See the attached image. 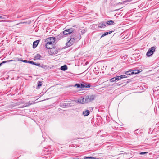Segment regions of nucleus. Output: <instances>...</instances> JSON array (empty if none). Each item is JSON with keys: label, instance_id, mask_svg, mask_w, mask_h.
<instances>
[{"label": "nucleus", "instance_id": "f257e3e1", "mask_svg": "<svg viewBox=\"0 0 159 159\" xmlns=\"http://www.w3.org/2000/svg\"><path fill=\"white\" fill-rule=\"evenodd\" d=\"M55 38L54 37H50L47 39L45 42H46V47L47 49H50L52 47L51 45L52 43H54Z\"/></svg>", "mask_w": 159, "mask_h": 159}, {"label": "nucleus", "instance_id": "f03ea898", "mask_svg": "<svg viewBox=\"0 0 159 159\" xmlns=\"http://www.w3.org/2000/svg\"><path fill=\"white\" fill-rule=\"evenodd\" d=\"M77 35H78L77 34L76 35H72L70 36V38L67 39L68 42L66 43V45L67 47H70L74 43L75 40L78 39L77 38Z\"/></svg>", "mask_w": 159, "mask_h": 159}, {"label": "nucleus", "instance_id": "7ed1b4c3", "mask_svg": "<svg viewBox=\"0 0 159 159\" xmlns=\"http://www.w3.org/2000/svg\"><path fill=\"white\" fill-rule=\"evenodd\" d=\"M75 30L74 28H70L69 29H66L64 30L63 32V34L64 35H68L71 34V35L77 34V33L75 31Z\"/></svg>", "mask_w": 159, "mask_h": 159}, {"label": "nucleus", "instance_id": "20e7f679", "mask_svg": "<svg viewBox=\"0 0 159 159\" xmlns=\"http://www.w3.org/2000/svg\"><path fill=\"white\" fill-rule=\"evenodd\" d=\"M156 48L155 46H153L150 48L147 52L146 55L148 57L152 55L154 52L155 51Z\"/></svg>", "mask_w": 159, "mask_h": 159}, {"label": "nucleus", "instance_id": "39448f33", "mask_svg": "<svg viewBox=\"0 0 159 159\" xmlns=\"http://www.w3.org/2000/svg\"><path fill=\"white\" fill-rule=\"evenodd\" d=\"M50 50L49 51V53L50 55L57 54L58 52V50L55 48H50Z\"/></svg>", "mask_w": 159, "mask_h": 159}, {"label": "nucleus", "instance_id": "423d86ee", "mask_svg": "<svg viewBox=\"0 0 159 159\" xmlns=\"http://www.w3.org/2000/svg\"><path fill=\"white\" fill-rule=\"evenodd\" d=\"M86 100L87 101V103L90 102L94 99L95 96L94 95H90L85 96Z\"/></svg>", "mask_w": 159, "mask_h": 159}, {"label": "nucleus", "instance_id": "0eeeda50", "mask_svg": "<svg viewBox=\"0 0 159 159\" xmlns=\"http://www.w3.org/2000/svg\"><path fill=\"white\" fill-rule=\"evenodd\" d=\"M78 102L80 103L84 104L87 103V101L86 100L85 96L84 97H81L79 98L77 100Z\"/></svg>", "mask_w": 159, "mask_h": 159}, {"label": "nucleus", "instance_id": "6e6552de", "mask_svg": "<svg viewBox=\"0 0 159 159\" xmlns=\"http://www.w3.org/2000/svg\"><path fill=\"white\" fill-rule=\"evenodd\" d=\"M81 88H90L91 85L89 83L87 82H83L81 84Z\"/></svg>", "mask_w": 159, "mask_h": 159}, {"label": "nucleus", "instance_id": "1a4fd4ad", "mask_svg": "<svg viewBox=\"0 0 159 159\" xmlns=\"http://www.w3.org/2000/svg\"><path fill=\"white\" fill-rule=\"evenodd\" d=\"M106 25V23L104 22H101L98 24V27L100 28L104 27Z\"/></svg>", "mask_w": 159, "mask_h": 159}, {"label": "nucleus", "instance_id": "9d476101", "mask_svg": "<svg viewBox=\"0 0 159 159\" xmlns=\"http://www.w3.org/2000/svg\"><path fill=\"white\" fill-rule=\"evenodd\" d=\"M64 37V34L63 33H60L59 34L56 36V38L57 40H59Z\"/></svg>", "mask_w": 159, "mask_h": 159}, {"label": "nucleus", "instance_id": "9b49d317", "mask_svg": "<svg viewBox=\"0 0 159 159\" xmlns=\"http://www.w3.org/2000/svg\"><path fill=\"white\" fill-rule=\"evenodd\" d=\"M40 40H38L34 41L33 43V48H35L38 45L39 42Z\"/></svg>", "mask_w": 159, "mask_h": 159}, {"label": "nucleus", "instance_id": "f8f14e48", "mask_svg": "<svg viewBox=\"0 0 159 159\" xmlns=\"http://www.w3.org/2000/svg\"><path fill=\"white\" fill-rule=\"evenodd\" d=\"M90 112L89 110H85L83 112V114L85 116H87L89 114Z\"/></svg>", "mask_w": 159, "mask_h": 159}, {"label": "nucleus", "instance_id": "ddd939ff", "mask_svg": "<svg viewBox=\"0 0 159 159\" xmlns=\"http://www.w3.org/2000/svg\"><path fill=\"white\" fill-rule=\"evenodd\" d=\"M61 107H71L72 106L71 105H70V104L69 103V104H61L60 105Z\"/></svg>", "mask_w": 159, "mask_h": 159}, {"label": "nucleus", "instance_id": "4468645a", "mask_svg": "<svg viewBox=\"0 0 159 159\" xmlns=\"http://www.w3.org/2000/svg\"><path fill=\"white\" fill-rule=\"evenodd\" d=\"M41 57V56L39 54H37L36 55L34 58V60L35 61L36 60H39L40 59V58Z\"/></svg>", "mask_w": 159, "mask_h": 159}, {"label": "nucleus", "instance_id": "2eb2a0df", "mask_svg": "<svg viewBox=\"0 0 159 159\" xmlns=\"http://www.w3.org/2000/svg\"><path fill=\"white\" fill-rule=\"evenodd\" d=\"M61 70H63V71H65L67 69V67L66 65H64L61 67L60 68Z\"/></svg>", "mask_w": 159, "mask_h": 159}, {"label": "nucleus", "instance_id": "dca6fc26", "mask_svg": "<svg viewBox=\"0 0 159 159\" xmlns=\"http://www.w3.org/2000/svg\"><path fill=\"white\" fill-rule=\"evenodd\" d=\"M31 102L29 101L28 103H26L25 105L23 106L22 107H26L29 106L30 105L34 104V103L33 102L32 103H31Z\"/></svg>", "mask_w": 159, "mask_h": 159}, {"label": "nucleus", "instance_id": "f3484780", "mask_svg": "<svg viewBox=\"0 0 159 159\" xmlns=\"http://www.w3.org/2000/svg\"><path fill=\"white\" fill-rule=\"evenodd\" d=\"M139 73V71L138 70H132V72L131 74H136Z\"/></svg>", "mask_w": 159, "mask_h": 159}, {"label": "nucleus", "instance_id": "a211bd4d", "mask_svg": "<svg viewBox=\"0 0 159 159\" xmlns=\"http://www.w3.org/2000/svg\"><path fill=\"white\" fill-rule=\"evenodd\" d=\"M114 22L112 20H111L107 21L106 23V25L107 24L108 25H113L114 24Z\"/></svg>", "mask_w": 159, "mask_h": 159}, {"label": "nucleus", "instance_id": "6ab92c4d", "mask_svg": "<svg viewBox=\"0 0 159 159\" xmlns=\"http://www.w3.org/2000/svg\"><path fill=\"white\" fill-rule=\"evenodd\" d=\"M112 31H111L108 32H106L105 33H104L101 36V38H102V37H103L104 36L108 35V34H109L112 33Z\"/></svg>", "mask_w": 159, "mask_h": 159}, {"label": "nucleus", "instance_id": "aec40b11", "mask_svg": "<svg viewBox=\"0 0 159 159\" xmlns=\"http://www.w3.org/2000/svg\"><path fill=\"white\" fill-rule=\"evenodd\" d=\"M132 72V70L131 69L128 71H126L125 72V73L127 75H132V74H131V73Z\"/></svg>", "mask_w": 159, "mask_h": 159}, {"label": "nucleus", "instance_id": "412c9836", "mask_svg": "<svg viewBox=\"0 0 159 159\" xmlns=\"http://www.w3.org/2000/svg\"><path fill=\"white\" fill-rule=\"evenodd\" d=\"M15 61V60H7V61H2L1 63H2V65L3 64L5 63H6L9 62H12V61Z\"/></svg>", "mask_w": 159, "mask_h": 159}, {"label": "nucleus", "instance_id": "4be33fe9", "mask_svg": "<svg viewBox=\"0 0 159 159\" xmlns=\"http://www.w3.org/2000/svg\"><path fill=\"white\" fill-rule=\"evenodd\" d=\"M36 66H38L39 67H41V68H43L45 67L46 66H44L42 65H41L40 63H37Z\"/></svg>", "mask_w": 159, "mask_h": 159}, {"label": "nucleus", "instance_id": "5701e85b", "mask_svg": "<svg viewBox=\"0 0 159 159\" xmlns=\"http://www.w3.org/2000/svg\"><path fill=\"white\" fill-rule=\"evenodd\" d=\"M96 158L93 157H85L84 158V159H95Z\"/></svg>", "mask_w": 159, "mask_h": 159}, {"label": "nucleus", "instance_id": "b1692460", "mask_svg": "<svg viewBox=\"0 0 159 159\" xmlns=\"http://www.w3.org/2000/svg\"><path fill=\"white\" fill-rule=\"evenodd\" d=\"M42 83L39 81H38V88H39L42 85Z\"/></svg>", "mask_w": 159, "mask_h": 159}, {"label": "nucleus", "instance_id": "393cba45", "mask_svg": "<svg viewBox=\"0 0 159 159\" xmlns=\"http://www.w3.org/2000/svg\"><path fill=\"white\" fill-rule=\"evenodd\" d=\"M75 87H76L77 88H81V84H76L74 86Z\"/></svg>", "mask_w": 159, "mask_h": 159}, {"label": "nucleus", "instance_id": "a878e982", "mask_svg": "<svg viewBox=\"0 0 159 159\" xmlns=\"http://www.w3.org/2000/svg\"><path fill=\"white\" fill-rule=\"evenodd\" d=\"M110 81L111 82H113L115 81H116V80L115 77L113 78L110 80Z\"/></svg>", "mask_w": 159, "mask_h": 159}, {"label": "nucleus", "instance_id": "bb28decb", "mask_svg": "<svg viewBox=\"0 0 159 159\" xmlns=\"http://www.w3.org/2000/svg\"><path fill=\"white\" fill-rule=\"evenodd\" d=\"M116 81L118 80H120V77L119 76H116V77H115Z\"/></svg>", "mask_w": 159, "mask_h": 159}, {"label": "nucleus", "instance_id": "cd10ccee", "mask_svg": "<svg viewBox=\"0 0 159 159\" xmlns=\"http://www.w3.org/2000/svg\"><path fill=\"white\" fill-rule=\"evenodd\" d=\"M86 30H85V29H83V30L82 31H81V33H82V34H84L86 32Z\"/></svg>", "mask_w": 159, "mask_h": 159}, {"label": "nucleus", "instance_id": "c85d7f7f", "mask_svg": "<svg viewBox=\"0 0 159 159\" xmlns=\"http://www.w3.org/2000/svg\"><path fill=\"white\" fill-rule=\"evenodd\" d=\"M27 60H21L20 61L22 62H23L24 63H27Z\"/></svg>", "mask_w": 159, "mask_h": 159}, {"label": "nucleus", "instance_id": "c756f323", "mask_svg": "<svg viewBox=\"0 0 159 159\" xmlns=\"http://www.w3.org/2000/svg\"><path fill=\"white\" fill-rule=\"evenodd\" d=\"M147 153V152H141L140 153V154L143 155V154H146Z\"/></svg>", "mask_w": 159, "mask_h": 159}, {"label": "nucleus", "instance_id": "7c9ffc66", "mask_svg": "<svg viewBox=\"0 0 159 159\" xmlns=\"http://www.w3.org/2000/svg\"><path fill=\"white\" fill-rule=\"evenodd\" d=\"M0 19H5V18L3 16H0Z\"/></svg>", "mask_w": 159, "mask_h": 159}, {"label": "nucleus", "instance_id": "2f4dec72", "mask_svg": "<svg viewBox=\"0 0 159 159\" xmlns=\"http://www.w3.org/2000/svg\"><path fill=\"white\" fill-rule=\"evenodd\" d=\"M132 0H127L126 1H125L124 2H129L131 1Z\"/></svg>", "mask_w": 159, "mask_h": 159}, {"label": "nucleus", "instance_id": "473e14b6", "mask_svg": "<svg viewBox=\"0 0 159 159\" xmlns=\"http://www.w3.org/2000/svg\"><path fill=\"white\" fill-rule=\"evenodd\" d=\"M36 64H37V63L34 62H33V61H32L31 64H33L34 65H36Z\"/></svg>", "mask_w": 159, "mask_h": 159}, {"label": "nucleus", "instance_id": "72a5a7b5", "mask_svg": "<svg viewBox=\"0 0 159 159\" xmlns=\"http://www.w3.org/2000/svg\"><path fill=\"white\" fill-rule=\"evenodd\" d=\"M32 62V61H27V63H29L30 64H31Z\"/></svg>", "mask_w": 159, "mask_h": 159}, {"label": "nucleus", "instance_id": "f704fd0d", "mask_svg": "<svg viewBox=\"0 0 159 159\" xmlns=\"http://www.w3.org/2000/svg\"><path fill=\"white\" fill-rule=\"evenodd\" d=\"M123 78H126L127 77V76L125 75H122Z\"/></svg>", "mask_w": 159, "mask_h": 159}, {"label": "nucleus", "instance_id": "c9c22d12", "mask_svg": "<svg viewBox=\"0 0 159 159\" xmlns=\"http://www.w3.org/2000/svg\"><path fill=\"white\" fill-rule=\"evenodd\" d=\"M119 77H120V79H121L122 78H124L122 75L119 76Z\"/></svg>", "mask_w": 159, "mask_h": 159}, {"label": "nucleus", "instance_id": "e433bc0d", "mask_svg": "<svg viewBox=\"0 0 159 159\" xmlns=\"http://www.w3.org/2000/svg\"><path fill=\"white\" fill-rule=\"evenodd\" d=\"M138 70L139 71V73L142 71V70Z\"/></svg>", "mask_w": 159, "mask_h": 159}, {"label": "nucleus", "instance_id": "4c0bfd02", "mask_svg": "<svg viewBox=\"0 0 159 159\" xmlns=\"http://www.w3.org/2000/svg\"><path fill=\"white\" fill-rule=\"evenodd\" d=\"M2 65V63H0V67Z\"/></svg>", "mask_w": 159, "mask_h": 159}, {"label": "nucleus", "instance_id": "58836bf2", "mask_svg": "<svg viewBox=\"0 0 159 159\" xmlns=\"http://www.w3.org/2000/svg\"><path fill=\"white\" fill-rule=\"evenodd\" d=\"M80 38L79 39H80L81 38V37L80 36Z\"/></svg>", "mask_w": 159, "mask_h": 159}, {"label": "nucleus", "instance_id": "ea45409f", "mask_svg": "<svg viewBox=\"0 0 159 159\" xmlns=\"http://www.w3.org/2000/svg\"><path fill=\"white\" fill-rule=\"evenodd\" d=\"M9 22H11V21H9Z\"/></svg>", "mask_w": 159, "mask_h": 159}]
</instances>
